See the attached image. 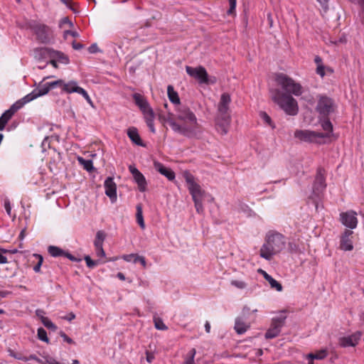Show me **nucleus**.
Segmentation results:
<instances>
[{
    "instance_id": "nucleus-46",
    "label": "nucleus",
    "mask_w": 364,
    "mask_h": 364,
    "mask_svg": "<svg viewBox=\"0 0 364 364\" xmlns=\"http://www.w3.org/2000/svg\"><path fill=\"white\" fill-rule=\"evenodd\" d=\"M8 352L9 353V355L14 357L17 360H26L25 356H23L21 353H15L13 350L9 349Z\"/></svg>"
},
{
    "instance_id": "nucleus-28",
    "label": "nucleus",
    "mask_w": 364,
    "mask_h": 364,
    "mask_svg": "<svg viewBox=\"0 0 364 364\" xmlns=\"http://www.w3.org/2000/svg\"><path fill=\"white\" fill-rule=\"evenodd\" d=\"M167 93L168 99L172 103L178 106L181 105L180 98L178 95V92L174 90L173 87L172 85L168 86Z\"/></svg>"
},
{
    "instance_id": "nucleus-41",
    "label": "nucleus",
    "mask_w": 364,
    "mask_h": 364,
    "mask_svg": "<svg viewBox=\"0 0 364 364\" xmlns=\"http://www.w3.org/2000/svg\"><path fill=\"white\" fill-rule=\"evenodd\" d=\"M260 117L264 120V122L272 127V128H274V125L272 123V121L270 118V117L265 112H261L259 113Z\"/></svg>"
},
{
    "instance_id": "nucleus-17",
    "label": "nucleus",
    "mask_w": 364,
    "mask_h": 364,
    "mask_svg": "<svg viewBox=\"0 0 364 364\" xmlns=\"http://www.w3.org/2000/svg\"><path fill=\"white\" fill-rule=\"evenodd\" d=\"M48 252L50 255V256L53 257H65L69 259L73 262H80L82 259L80 258H77L72 255L70 253L64 251L63 249L57 247L50 245L48 247Z\"/></svg>"
},
{
    "instance_id": "nucleus-58",
    "label": "nucleus",
    "mask_w": 364,
    "mask_h": 364,
    "mask_svg": "<svg viewBox=\"0 0 364 364\" xmlns=\"http://www.w3.org/2000/svg\"><path fill=\"white\" fill-rule=\"evenodd\" d=\"M88 51L90 53H96L97 52L100 51L99 48H98V46L97 45V43H93L92 44L89 48H88Z\"/></svg>"
},
{
    "instance_id": "nucleus-24",
    "label": "nucleus",
    "mask_w": 364,
    "mask_h": 364,
    "mask_svg": "<svg viewBox=\"0 0 364 364\" xmlns=\"http://www.w3.org/2000/svg\"><path fill=\"white\" fill-rule=\"evenodd\" d=\"M257 272L261 274L264 278L269 283L271 288L275 289L278 291H282V285L268 274L264 270L259 269Z\"/></svg>"
},
{
    "instance_id": "nucleus-35",
    "label": "nucleus",
    "mask_w": 364,
    "mask_h": 364,
    "mask_svg": "<svg viewBox=\"0 0 364 364\" xmlns=\"http://www.w3.org/2000/svg\"><path fill=\"white\" fill-rule=\"evenodd\" d=\"M154 322L155 328L158 330L165 331L168 328V327L164 324L163 320L159 317L154 316Z\"/></svg>"
},
{
    "instance_id": "nucleus-19",
    "label": "nucleus",
    "mask_w": 364,
    "mask_h": 364,
    "mask_svg": "<svg viewBox=\"0 0 364 364\" xmlns=\"http://www.w3.org/2000/svg\"><path fill=\"white\" fill-rule=\"evenodd\" d=\"M362 333L357 331L349 336L342 337L339 339V344L342 347L355 346L360 339Z\"/></svg>"
},
{
    "instance_id": "nucleus-13",
    "label": "nucleus",
    "mask_w": 364,
    "mask_h": 364,
    "mask_svg": "<svg viewBox=\"0 0 364 364\" xmlns=\"http://www.w3.org/2000/svg\"><path fill=\"white\" fill-rule=\"evenodd\" d=\"M164 120L168 123L174 132H178L184 136L191 137L193 133L192 130L187 129L184 127H182V125L180 124L177 123L176 114H173V113L168 112Z\"/></svg>"
},
{
    "instance_id": "nucleus-52",
    "label": "nucleus",
    "mask_w": 364,
    "mask_h": 364,
    "mask_svg": "<svg viewBox=\"0 0 364 364\" xmlns=\"http://www.w3.org/2000/svg\"><path fill=\"white\" fill-rule=\"evenodd\" d=\"M360 6V16L361 18L362 23L364 24V0H360L358 2Z\"/></svg>"
},
{
    "instance_id": "nucleus-27",
    "label": "nucleus",
    "mask_w": 364,
    "mask_h": 364,
    "mask_svg": "<svg viewBox=\"0 0 364 364\" xmlns=\"http://www.w3.org/2000/svg\"><path fill=\"white\" fill-rule=\"evenodd\" d=\"M188 190L192 196L193 200L203 199L205 191L201 189V187L198 183L196 185H192Z\"/></svg>"
},
{
    "instance_id": "nucleus-63",
    "label": "nucleus",
    "mask_w": 364,
    "mask_h": 364,
    "mask_svg": "<svg viewBox=\"0 0 364 364\" xmlns=\"http://www.w3.org/2000/svg\"><path fill=\"white\" fill-rule=\"evenodd\" d=\"M75 318V314L73 313V312H70V314H68L67 316H65V317H63L64 319L68 321H71L72 320H73L74 318Z\"/></svg>"
},
{
    "instance_id": "nucleus-25",
    "label": "nucleus",
    "mask_w": 364,
    "mask_h": 364,
    "mask_svg": "<svg viewBox=\"0 0 364 364\" xmlns=\"http://www.w3.org/2000/svg\"><path fill=\"white\" fill-rule=\"evenodd\" d=\"M62 89L67 93L77 92L80 94L83 88L77 85V82L75 80H71L68 83L63 82Z\"/></svg>"
},
{
    "instance_id": "nucleus-18",
    "label": "nucleus",
    "mask_w": 364,
    "mask_h": 364,
    "mask_svg": "<svg viewBox=\"0 0 364 364\" xmlns=\"http://www.w3.org/2000/svg\"><path fill=\"white\" fill-rule=\"evenodd\" d=\"M105 194L111 199L115 201L117 199V185L114 182L112 177H107L105 181Z\"/></svg>"
},
{
    "instance_id": "nucleus-12",
    "label": "nucleus",
    "mask_w": 364,
    "mask_h": 364,
    "mask_svg": "<svg viewBox=\"0 0 364 364\" xmlns=\"http://www.w3.org/2000/svg\"><path fill=\"white\" fill-rule=\"evenodd\" d=\"M50 76L43 77V80L39 83L37 88L34 89L31 93L23 97L21 100L25 104L36 99L38 97L46 95L50 90L48 83L42 84L43 81L50 78Z\"/></svg>"
},
{
    "instance_id": "nucleus-59",
    "label": "nucleus",
    "mask_w": 364,
    "mask_h": 364,
    "mask_svg": "<svg viewBox=\"0 0 364 364\" xmlns=\"http://www.w3.org/2000/svg\"><path fill=\"white\" fill-rule=\"evenodd\" d=\"M80 94L82 95L85 97V99L89 104L92 105V100L90 99L87 92L84 89H82V90L81 91V92Z\"/></svg>"
},
{
    "instance_id": "nucleus-45",
    "label": "nucleus",
    "mask_w": 364,
    "mask_h": 364,
    "mask_svg": "<svg viewBox=\"0 0 364 364\" xmlns=\"http://www.w3.org/2000/svg\"><path fill=\"white\" fill-rule=\"evenodd\" d=\"M193 201L195 203V207H196V211L198 213H202L203 210V203H202L203 199L193 200Z\"/></svg>"
},
{
    "instance_id": "nucleus-8",
    "label": "nucleus",
    "mask_w": 364,
    "mask_h": 364,
    "mask_svg": "<svg viewBox=\"0 0 364 364\" xmlns=\"http://www.w3.org/2000/svg\"><path fill=\"white\" fill-rule=\"evenodd\" d=\"M188 75L196 79L200 84L213 85L217 82L214 76L209 77L205 68L201 65L196 68L186 66Z\"/></svg>"
},
{
    "instance_id": "nucleus-2",
    "label": "nucleus",
    "mask_w": 364,
    "mask_h": 364,
    "mask_svg": "<svg viewBox=\"0 0 364 364\" xmlns=\"http://www.w3.org/2000/svg\"><path fill=\"white\" fill-rule=\"evenodd\" d=\"M176 118L182 122L181 125L186 129L192 130L193 134L190 138L199 137L201 131L195 114L186 105H178L176 108Z\"/></svg>"
},
{
    "instance_id": "nucleus-31",
    "label": "nucleus",
    "mask_w": 364,
    "mask_h": 364,
    "mask_svg": "<svg viewBox=\"0 0 364 364\" xmlns=\"http://www.w3.org/2000/svg\"><path fill=\"white\" fill-rule=\"evenodd\" d=\"M144 117L146 119V124L149 127L150 131L152 133H155V128L154 125V114L153 109H149V112H147V113L144 114Z\"/></svg>"
},
{
    "instance_id": "nucleus-4",
    "label": "nucleus",
    "mask_w": 364,
    "mask_h": 364,
    "mask_svg": "<svg viewBox=\"0 0 364 364\" xmlns=\"http://www.w3.org/2000/svg\"><path fill=\"white\" fill-rule=\"evenodd\" d=\"M270 93L272 100L287 114L292 116L297 114V102L292 96L282 93L279 89L271 90Z\"/></svg>"
},
{
    "instance_id": "nucleus-20",
    "label": "nucleus",
    "mask_w": 364,
    "mask_h": 364,
    "mask_svg": "<svg viewBox=\"0 0 364 364\" xmlns=\"http://www.w3.org/2000/svg\"><path fill=\"white\" fill-rule=\"evenodd\" d=\"M353 234V231L350 230H346L343 233L341 238L340 247L341 250L345 251L352 250L353 248L352 241L350 237Z\"/></svg>"
},
{
    "instance_id": "nucleus-16",
    "label": "nucleus",
    "mask_w": 364,
    "mask_h": 364,
    "mask_svg": "<svg viewBox=\"0 0 364 364\" xmlns=\"http://www.w3.org/2000/svg\"><path fill=\"white\" fill-rule=\"evenodd\" d=\"M25 103L21 99L13 104L11 107L5 111L0 117V121L4 123L5 125L8 123V122L11 119L13 115L21 109Z\"/></svg>"
},
{
    "instance_id": "nucleus-60",
    "label": "nucleus",
    "mask_w": 364,
    "mask_h": 364,
    "mask_svg": "<svg viewBox=\"0 0 364 364\" xmlns=\"http://www.w3.org/2000/svg\"><path fill=\"white\" fill-rule=\"evenodd\" d=\"M80 94L82 95L85 97V99L89 104L92 105V100L90 99L87 92L84 89H82V90L81 91V92Z\"/></svg>"
},
{
    "instance_id": "nucleus-38",
    "label": "nucleus",
    "mask_w": 364,
    "mask_h": 364,
    "mask_svg": "<svg viewBox=\"0 0 364 364\" xmlns=\"http://www.w3.org/2000/svg\"><path fill=\"white\" fill-rule=\"evenodd\" d=\"M41 321L46 328L53 331H55L57 329V326L48 318L41 316Z\"/></svg>"
},
{
    "instance_id": "nucleus-11",
    "label": "nucleus",
    "mask_w": 364,
    "mask_h": 364,
    "mask_svg": "<svg viewBox=\"0 0 364 364\" xmlns=\"http://www.w3.org/2000/svg\"><path fill=\"white\" fill-rule=\"evenodd\" d=\"M294 136L301 141L314 142L316 141L317 138L328 137L329 134H323L322 132L310 130H296L294 132Z\"/></svg>"
},
{
    "instance_id": "nucleus-14",
    "label": "nucleus",
    "mask_w": 364,
    "mask_h": 364,
    "mask_svg": "<svg viewBox=\"0 0 364 364\" xmlns=\"http://www.w3.org/2000/svg\"><path fill=\"white\" fill-rule=\"evenodd\" d=\"M340 220L343 225L350 229L355 228L358 224L356 213L353 210L341 213Z\"/></svg>"
},
{
    "instance_id": "nucleus-10",
    "label": "nucleus",
    "mask_w": 364,
    "mask_h": 364,
    "mask_svg": "<svg viewBox=\"0 0 364 364\" xmlns=\"http://www.w3.org/2000/svg\"><path fill=\"white\" fill-rule=\"evenodd\" d=\"M287 316L281 314L279 316L274 317L269 328L267 331L264 337L266 339H272L279 336L281 328L285 323Z\"/></svg>"
},
{
    "instance_id": "nucleus-22",
    "label": "nucleus",
    "mask_w": 364,
    "mask_h": 364,
    "mask_svg": "<svg viewBox=\"0 0 364 364\" xmlns=\"http://www.w3.org/2000/svg\"><path fill=\"white\" fill-rule=\"evenodd\" d=\"M133 99L135 102V104L140 108L144 114H146L147 112H149V109H152L149 107L148 102L139 93H134L133 95Z\"/></svg>"
},
{
    "instance_id": "nucleus-64",
    "label": "nucleus",
    "mask_w": 364,
    "mask_h": 364,
    "mask_svg": "<svg viewBox=\"0 0 364 364\" xmlns=\"http://www.w3.org/2000/svg\"><path fill=\"white\" fill-rule=\"evenodd\" d=\"M96 254L98 257H105V252L104 251L103 247L96 249Z\"/></svg>"
},
{
    "instance_id": "nucleus-5",
    "label": "nucleus",
    "mask_w": 364,
    "mask_h": 364,
    "mask_svg": "<svg viewBox=\"0 0 364 364\" xmlns=\"http://www.w3.org/2000/svg\"><path fill=\"white\" fill-rule=\"evenodd\" d=\"M231 102L230 95L227 93H223L218 107V125L221 128L223 134H227L228 127L230 122V116L229 114V105Z\"/></svg>"
},
{
    "instance_id": "nucleus-29",
    "label": "nucleus",
    "mask_w": 364,
    "mask_h": 364,
    "mask_svg": "<svg viewBox=\"0 0 364 364\" xmlns=\"http://www.w3.org/2000/svg\"><path fill=\"white\" fill-rule=\"evenodd\" d=\"M133 177L138 185L139 191L144 192L146 190V181L144 175L140 172Z\"/></svg>"
},
{
    "instance_id": "nucleus-62",
    "label": "nucleus",
    "mask_w": 364,
    "mask_h": 364,
    "mask_svg": "<svg viewBox=\"0 0 364 364\" xmlns=\"http://www.w3.org/2000/svg\"><path fill=\"white\" fill-rule=\"evenodd\" d=\"M146 361L149 363H151L153 360L154 359V355L152 353H150L149 351H146Z\"/></svg>"
},
{
    "instance_id": "nucleus-7",
    "label": "nucleus",
    "mask_w": 364,
    "mask_h": 364,
    "mask_svg": "<svg viewBox=\"0 0 364 364\" xmlns=\"http://www.w3.org/2000/svg\"><path fill=\"white\" fill-rule=\"evenodd\" d=\"M316 111L323 117H328L337 109L334 100L327 95H320L318 97Z\"/></svg>"
},
{
    "instance_id": "nucleus-34",
    "label": "nucleus",
    "mask_w": 364,
    "mask_h": 364,
    "mask_svg": "<svg viewBox=\"0 0 364 364\" xmlns=\"http://www.w3.org/2000/svg\"><path fill=\"white\" fill-rule=\"evenodd\" d=\"M327 356V352L326 350H321L320 351L316 353H309L308 355V358L316 360H322L325 358Z\"/></svg>"
},
{
    "instance_id": "nucleus-15",
    "label": "nucleus",
    "mask_w": 364,
    "mask_h": 364,
    "mask_svg": "<svg viewBox=\"0 0 364 364\" xmlns=\"http://www.w3.org/2000/svg\"><path fill=\"white\" fill-rule=\"evenodd\" d=\"M25 103L21 99L13 104L11 107L5 111L0 117V121L4 123L5 125L8 123V122L11 119L13 115L21 109Z\"/></svg>"
},
{
    "instance_id": "nucleus-51",
    "label": "nucleus",
    "mask_w": 364,
    "mask_h": 364,
    "mask_svg": "<svg viewBox=\"0 0 364 364\" xmlns=\"http://www.w3.org/2000/svg\"><path fill=\"white\" fill-rule=\"evenodd\" d=\"M63 24H68L70 28H73L74 26L73 22L69 19L68 17H64L60 20V27H62Z\"/></svg>"
},
{
    "instance_id": "nucleus-39",
    "label": "nucleus",
    "mask_w": 364,
    "mask_h": 364,
    "mask_svg": "<svg viewBox=\"0 0 364 364\" xmlns=\"http://www.w3.org/2000/svg\"><path fill=\"white\" fill-rule=\"evenodd\" d=\"M33 257H35L36 258L38 259V262L37 264L33 267V270L36 272H39L40 270H41V267L42 265V263L43 262V257L41 255H38V254H34L33 255Z\"/></svg>"
},
{
    "instance_id": "nucleus-26",
    "label": "nucleus",
    "mask_w": 364,
    "mask_h": 364,
    "mask_svg": "<svg viewBox=\"0 0 364 364\" xmlns=\"http://www.w3.org/2000/svg\"><path fill=\"white\" fill-rule=\"evenodd\" d=\"M53 49L49 48H36L33 50V55L35 59L42 60L48 55H50Z\"/></svg>"
},
{
    "instance_id": "nucleus-55",
    "label": "nucleus",
    "mask_w": 364,
    "mask_h": 364,
    "mask_svg": "<svg viewBox=\"0 0 364 364\" xmlns=\"http://www.w3.org/2000/svg\"><path fill=\"white\" fill-rule=\"evenodd\" d=\"M59 335L63 338V341L67 342L69 344H73L74 341L72 338L68 337L63 331H60Z\"/></svg>"
},
{
    "instance_id": "nucleus-57",
    "label": "nucleus",
    "mask_w": 364,
    "mask_h": 364,
    "mask_svg": "<svg viewBox=\"0 0 364 364\" xmlns=\"http://www.w3.org/2000/svg\"><path fill=\"white\" fill-rule=\"evenodd\" d=\"M7 251L5 250H0V264H6L7 262V258L6 256H4V253L6 252Z\"/></svg>"
},
{
    "instance_id": "nucleus-47",
    "label": "nucleus",
    "mask_w": 364,
    "mask_h": 364,
    "mask_svg": "<svg viewBox=\"0 0 364 364\" xmlns=\"http://www.w3.org/2000/svg\"><path fill=\"white\" fill-rule=\"evenodd\" d=\"M48 86L50 87V90L53 89L56 87H61L63 85V80H58L53 82H47Z\"/></svg>"
},
{
    "instance_id": "nucleus-36",
    "label": "nucleus",
    "mask_w": 364,
    "mask_h": 364,
    "mask_svg": "<svg viewBox=\"0 0 364 364\" xmlns=\"http://www.w3.org/2000/svg\"><path fill=\"white\" fill-rule=\"evenodd\" d=\"M324 119L321 122V127L323 130L328 132V133H331L333 132V124L330 122L328 117H323Z\"/></svg>"
},
{
    "instance_id": "nucleus-44",
    "label": "nucleus",
    "mask_w": 364,
    "mask_h": 364,
    "mask_svg": "<svg viewBox=\"0 0 364 364\" xmlns=\"http://www.w3.org/2000/svg\"><path fill=\"white\" fill-rule=\"evenodd\" d=\"M185 178H186V181L188 183V188L192 186V185H196L197 183L194 181V177L188 173H186L185 174Z\"/></svg>"
},
{
    "instance_id": "nucleus-42",
    "label": "nucleus",
    "mask_w": 364,
    "mask_h": 364,
    "mask_svg": "<svg viewBox=\"0 0 364 364\" xmlns=\"http://www.w3.org/2000/svg\"><path fill=\"white\" fill-rule=\"evenodd\" d=\"M85 260L89 268H94L99 263V260H93L89 255L85 257Z\"/></svg>"
},
{
    "instance_id": "nucleus-48",
    "label": "nucleus",
    "mask_w": 364,
    "mask_h": 364,
    "mask_svg": "<svg viewBox=\"0 0 364 364\" xmlns=\"http://www.w3.org/2000/svg\"><path fill=\"white\" fill-rule=\"evenodd\" d=\"M230 9L228 10L227 14L232 15L235 13L236 7V0H229Z\"/></svg>"
},
{
    "instance_id": "nucleus-32",
    "label": "nucleus",
    "mask_w": 364,
    "mask_h": 364,
    "mask_svg": "<svg viewBox=\"0 0 364 364\" xmlns=\"http://www.w3.org/2000/svg\"><path fill=\"white\" fill-rule=\"evenodd\" d=\"M136 218L138 224L139 226L142 228H145V223L144 220L143 213H142V206L141 204H138L136 205Z\"/></svg>"
},
{
    "instance_id": "nucleus-43",
    "label": "nucleus",
    "mask_w": 364,
    "mask_h": 364,
    "mask_svg": "<svg viewBox=\"0 0 364 364\" xmlns=\"http://www.w3.org/2000/svg\"><path fill=\"white\" fill-rule=\"evenodd\" d=\"M289 251L291 253H297L300 251L299 245L295 242H289L288 244Z\"/></svg>"
},
{
    "instance_id": "nucleus-30",
    "label": "nucleus",
    "mask_w": 364,
    "mask_h": 364,
    "mask_svg": "<svg viewBox=\"0 0 364 364\" xmlns=\"http://www.w3.org/2000/svg\"><path fill=\"white\" fill-rule=\"evenodd\" d=\"M234 328L238 334H242L247 330L249 325L246 324L241 318H237Z\"/></svg>"
},
{
    "instance_id": "nucleus-9",
    "label": "nucleus",
    "mask_w": 364,
    "mask_h": 364,
    "mask_svg": "<svg viewBox=\"0 0 364 364\" xmlns=\"http://www.w3.org/2000/svg\"><path fill=\"white\" fill-rule=\"evenodd\" d=\"M326 184L325 181V170L323 168L319 167L317 169V173L313 185V196L311 198L315 203L316 210H318V199L320 198L321 194L326 188Z\"/></svg>"
},
{
    "instance_id": "nucleus-50",
    "label": "nucleus",
    "mask_w": 364,
    "mask_h": 364,
    "mask_svg": "<svg viewBox=\"0 0 364 364\" xmlns=\"http://www.w3.org/2000/svg\"><path fill=\"white\" fill-rule=\"evenodd\" d=\"M231 284L239 289H244L246 287V284L242 281L232 280Z\"/></svg>"
},
{
    "instance_id": "nucleus-53",
    "label": "nucleus",
    "mask_w": 364,
    "mask_h": 364,
    "mask_svg": "<svg viewBox=\"0 0 364 364\" xmlns=\"http://www.w3.org/2000/svg\"><path fill=\"white\" fill-rule=\"evenodd\" d=\"M316 74L320 75L321 77H323L325 75V67H324V65L323 64L317 65V68H316Z\"/></svg>"
},
{
    "instance_id": "nucleus-54",
    "label": "nucleus",
    "mask_w": 364,
    "mask_h": 364,
    "mask_svg": "<svg viewBox=\"0 0 364 364\" xmlns=\"http://www.w3.org/2000/svg\"><path fill=\"white\" fill-rule=\"evenodd\" d=\"M105 237L106 235L102 230H99L97 232L95 237L96 240H100L101 242H104Z\"/></svg>"
},
{
    "instance_id": "nucleus-3",
    "label": "nucleus",
    "mask_w": 364,
    "mask_h": 364,
    "mask_svg": "<svg viewBox=\"0 0 364 364\" xmlns=\"http://www.w3.org/2000/svg\"><path fill=\"white\" fill-rule=\"evenodd\" d=\"M23 28L31 30L36 35L38 42L43 44H49L53 39V32L50 27L35 20H28L25 22Z\"/></svg>"
},
{
    "instance_id": "nucleus-1",
    "label": "nucleus",
    "mask_w": 364,
    "mask_h": 364,
    "mask_svg": "<svg viewBox=\"0 0 364 364\" xmlns=\"http://www.w3.org/2000/svg\"><path fill=\"white\" fill-rule=\"evenodd\" d=\"M286 241L283 235L269 231L265 237L264 242L260 248L259 255L266 260H271L274 255L279 253L285 247Z\"/></svg>"
},
{
    "instance_id": "nucleus-49",
    "label": "nucleus",
    "mask_w": 364,
    "mask_h": 364,
    "mask_svg": "<svg viewBox=\"0 0 364 364\" xmlns=\"http://www.w3.org/2000/svg\"><path fill=\"white\" fill-rule=\"evenodd\" d=\"M140 262L144 267H146V262L144 257L135 255L134 263Z\"/></svg>"
},
{
    "instance_id": "nucleus-56",
    "label": "nucleus",
    "mask_w": 364,
    "mask_h": 364,
    "mask_svg": "<svg viewBox=\"0 0 364 364\" xmlns=\"http://www.w3.org/2000/svg\"><path fill=\"white\" fill-rule=\"evenodd\" d=\"M67 35H70L75 38L79 37V33L77 31H70V30L65 31L64 33H63V37L65 39L67 38Z\"/></svg>"
},
{
    "instance_id": "nucleus-6",
    "label": "nucleus",
    "mask_w": 364,
    "mask_h": 364,
    "mask_svg": "<svg viewBox=\"0 0 364 364\" xmlns=\"http://www.w3.org/2000/svg\"><path fill=\"white\" fill-rule=\"evenodd\" d=\"M276 81L282 88L285 91V94L291 95V94L296 96L301 95V86L300 84L296 82L292 78L289 77L285 74L279 73L277 75Z\"/></svg>"
},
{
    "instance_id": "nucleus-40",
    "label": "nucleus",
    "mask_w": 364,
    "mask_h": 364,
    "mask_svg": "<svg viewBox=\"0 0 364 364\" xmlns=\"http://www.w3.org/2000/svg\"><path fill=\"white\" fill-rule=\"evenodd\" d=\"M38 338L43 341L48 343L46 331L43 328H39L38 329Z\"/></svg>"
},
{
    "instance_id": "nucleus-21",
    "label": "nucleus",
    "mask_w": 364,
    "mask_h": 364,
    "mask_svg": "<svg viewBox=\"0 0 364 364\" xmlns=\"http://www.w3.org/2000/svg\"><path fill=\"white\" fill-rule=\"evenodd\" d=\"M154 168L161 174L166 177L169 181L175 178V173L170 168L164 166L161 163L155 161L154 162Z\"/></svg>"
},
{
    "instance_id": "nucleus-33",
    "label": "nucleus",
    "mask_w": 364,
    "mask_h": 364,
    "mask_svg": "<svg viewBox=\"0 0 364 364\" xmlns=\"http://www.w3.org/2000/svg\"><path fill=\"white\" fill-rule=\"evenodd\" d=\"M78 161L86 171L90 172L94 169L92 160H86L82 157H78Z\"/></svg>"
},
{
    "instance_id": "nucleus-37",
    "label": "nucleus",
    "mask_w": 364,
    "mask_h": 364,
    "mask_svg": "<svg viewBox=\"0 0 364 364\" xmlns=\"http://www.w3.org/2000/svg\"><path fill=\"white\" fill-rule=\"evenodd\" d=\"M52 53H55V55L58 58V60L64 64L69 63L68 57L60 51H55L53 50Z\"/></svg>"
},
{
    "instance_id": "nucleus-61",
    "label": "nucleus",
    "mask_w": 364,
    "mask_h": 364,
    "mask_svg": "<svg viewBox=\"0 0 364 364\" xmlns=\"http://www.w3.org/2000/svg\"><path fill=\"white\" fill-rule=\"evenodd\" d=\"M72 46L73 48L75 50H80L84 47V46L82 43L76 42L75 41H73Z\"/></svg>"
},
{
    "instance_id": "nucleus-23",
    "label": "nucleus",
    "mask_w": 364,
    "mask_h": 364,
    "mask_svg": "<svg viewBox=\"0 0 364 364\" xmlns=\"http://www.w3.org/2000/svg\"><path fill=\"white\" fill-rule=\"evenodd\" d=\"M127 135L130 140L137 146L144 147L146 145L143 143L139 133L138 130L134 127H131L127 129Z\"/></svg>"
}]
</instances>
